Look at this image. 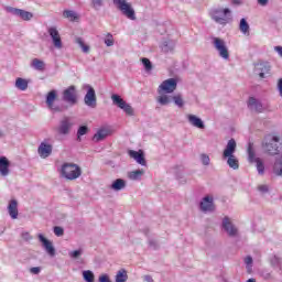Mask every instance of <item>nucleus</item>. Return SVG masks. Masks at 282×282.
Listing matches in <instances>:
<instances>
[{
	"instance_id": "obj_26",
	"label": "nucleus",
	"mask_w": 282,
	"mask_h": 282,
	"mask_svg": "<svg viewBox=\"0 0 282 282\" xmlns=\"http://www.w3.org/2000/svg\"><path fill=\"white\" fill-rule=\"evenodd\" d=\"M161 50L164 54H169V52H173L175 50V41L173 40H164L161 44Z\"/></svg>"
},
{
	"instance_id": "obj_23",
	"label": "nucleus",
	"mask_w": 282,
	"mask_h": 282,
	"mask_svg": "<svg viewBox=\"0 0 282 282\" xmlns=\"http://www.w3.org/2000/svg\"><path fill=\"white\" fill-rule=\"evenodd\" d=\"M186 118H187L189 124H192V127H195L196 129H205L206 128L202 118H199L195 115H187Z\"/></svg>"
},
{
	"instance_id": "obj_11",
	"label": "nucleus",
	"mask_w": 282,
	"mask_h": 282,
	"mask_svg": "<svg viewBox=\"0 0 282 282\" xmlns=\"http://www.w3.org/2000/svg\"><path fill=\"white\" fill-rule=\"evenodd\" d=\"M221 226L225 232L228 235V237H232V238L239 237V228H237V226L232 224V220L230 219V217L225 216L223 218Z\"/></svg>"
},
{
	"instance_id": "obj_43",
	"label": "nucleus",
	"mask_w": 282,
	"mask_h": 282,
	"mask_svg": "<svg viewBox=\"0 0 282 282\" xmlns=\"http://www.w3.org/2000/svg\"><path fill=\"white\" fill-rule=\"evenodd\" d=\"M83 249H77L68 252L70 259H80L83 257Z\"/></svg>"
},
{
	"instance_id": "obj_17",
	"label": "nucleus",
	"mask_w": 282,
	"mask_h": 282,
	"mask_svg": "<svg viewBox=\"0 0 282 282\" xmlns=\"http://www.w3.org/2000/svg\"><path fill=\"white\" fill-rule=\"evenodd\" d=\"M56 96H57L56 90H51L46 95V105H47L48 109H51V111L61 112V111H63V109H61V107L54 105V101L56 100Z\"/></svg>"
},
{
	"instance_id": "obj_16",
	"label": "nucleus",
	"mask_w": 282,
	"mask_h": 282,
	"mask_svg": "<svg viewBox=\"0 0 282 282\" xmlns=\"http://www.w3.org/2000/svg\"><path fill=\"white\" fill-rule=\"evenodd\" d=\"M53 147L47 141L41 142L37 148V153L42 160H45L52 155Z\"/></svg>"
},
{
	"instance_id": "obj_44",
	"label": "nucleus",
	"mask_w": 282,
	"mask_h": 282,
	"mask_svg": "<svg viewBox=\"0 0 282 282\" xmlns=\"http://www.w3.org/2000/svg\"><path fill=\"white\" fill-rule=\"evenodd\" d=\"M142 63L145 68V72H151L153 69V65L151 64V61L149 58L143 57Z\"/></svg>"
},
{
	"instance_id": "obj_10",
	"label": "nucleus",
	"mask_w": 282,
	"mask_h": 282,
	"mask_svg": "<svg viewBox=\"0 0 282 282\" xmlns=\"http://www.w3.org/2000/svg\"><path fill=\"white\" fill-rule=\"evenodd\" d=\"M72 127H74V121L72 120V117H64L61 119L55 130L59 135H69V133L72 132Z\"/></svg>"
},
{
	"instance_id": "obj_36",
	"label": "nucleus",
	"mask_w": 282,
	"mask_h": 282,
	"mask_svg": "<svg viewBox=\"0 0 282 282\" xmlns=\"http://www.w3.org/2000/svg\"><path fill=\"white\" fill-rule=\"evenodd\" d=\"M127 279H129V275H127V270L121 269L117 272L116 282H127Z\"/></svg>"
},
{
	"instance_id": "obj_2",
	"label": "nucleus",
	"mask_w": 282,
	"mask_h": 282,
	"mask_svg": "<svg viewBox=\"0 0 282 282\" xmlns=\"http://www.w3.org/2000/svg\"><path fill=\"white\" fill-rule=\"evenodd\" d=\"M232 11L229 8L215 7L210 9L209 17L218 23V25H228L232 21Z\"/></svg>"
},
{
	"instance_id": "obj_42",
	"label": "nucleus",
	"mask_w": 282,
	"mask_h": 282,
	"mask_svg": "<svg viewBox=\"0 0 282 282\" xmlns=\"http://www.w3.org/2000/svg\"><path fill=\"white\" fill-rule=\"evenodd\" d=\"M199 160L203 164V166H210V156L206 153H202L199 155Z\"/></svg>"
},
{
	"instance_id": "obj_33",
	"label": "nucleus",
	"mask_w": 282,
	"mask_h": 282,
	"mask_svg": "<svg viewBox=\"0 0 282 282\" xmlns=\"http://www.w3.org/2000/svg\"><path fill=\"white\" fill-rule=\"evenodd\" d=\"M239 30L242 34H250V24L243 18L240 20Z\"/></svg>"
},
{
	"instance_id": "obj_41",
	"label": "nucleus",
	"mask_w": 282,
	"mask_h": 282,
	"mask_svg": "<svg viewBox=\"0 0 282 282\" xmlns=\"http://www.w3.org/2000/svg\"><path fill=\"white\" fill-rule=\"evenodd\" d=\"M87 133H89V128H87V126L79 127L77 130V140L80 142V137L87 135Z\"/></svg>"
},
{
	"instance_id": "obj_27",
	"label": "nucleus",
	"mask_w": 282,
	"mask_h": 282,
	"mask_svg": "<svg viewBox=\"0 0 282 282\" xmlns=\"http://www.w3.org/2000/svg\"><path fill=\"white\" fill-rule=\"evenodd\" d=\"M156 102H159V105L162 107H166V105H171L173 102V96L164 93L160 94V96L156 98Z\"/></svg>"
},
{
	"instance_id": "obj_19",
	"label": "nucleus",
	"mask_w": 282,
	"mask_h": 282,
	"mask_svg": "<svg viewBox=\"0 0 282 282\" xmlns=\"http://www.w3.org/2000/svg\"><path fill=\"white\" fill-rule=\"evenodd\" d=\"M253 74L256 76H260L261 78H265V74H270V64L257 63L254 65Z\"/></svg>"
},
{
	"instance_id": "obj_38",
	"label": "nucleus",
	"mask_w": 282,
	"mask_h": 282,
	"mask_svg": "<svg viewBox=\"0 0 282 282\" xmlns=\"http://www.w3.org/2000/svg\"><path fill=\"white\" fill-rule=\"evenodd\" d=\"M254 163H256V169H257L259 175H263V173H265V165L263 164V161L261 159L257 158Z\"/></svg>"
},
{
	"instance_id": "obj_37",
	"label": "nucleus",
	"mask_w": 282,
	"mask_h": 282,
	"mask_svg": "<svg viewBox=\"0 0 282 282\" xmlns=\"http://www.w3.org/2000/svg\"><path fill=\"white\" fill-rule=\"evenodd\" d=\"M173 101H174V105H176V107H178L180 109H182V107H184L185 105L184 98L180 94L172 96V102Z\"/></svg>"
},
{
	"instance_id": "obj_52",
	"label": "nucleus",
	"mask_w": 282,
	"mask_h": 282,
	"mask_svg": "<svg viewBox=\"0 0 282 282\" xmlns=\"http://www.w3.org/2000/svg\"><path fill=\"white\" fill-rule=\"evenodd\" d=\"M274 52H276L282 58V46H274Z\"/></svg>"
},
{
	"instance_id": "obj_18",
	"label": "nucleus",
	"mask_w": 282,
	"mask_h": 282,
	"mask_svg": "<svg viewBox=\"0 0 282 282\" xmlns=\"http://www.w3.org/2000/svg\"><path fill=\"white\" fill-rule=\"evenodd\" d=\"M200 210L203 213H213L215 210V203L213 196H205L200 202Z\"/></svg>"
},
{
	"instance_id": "obj_24",
	"label": "nucleus",
	"mask_w": 282,
	"mask_h": 282,
	"mask_svg": "<svg viewBox=\"0 0 282 282\" xmlns=\"http://www.w3.org/2000/svg\"><path fill=\"white\" fill-rule=\"evenodd\" d=\"M248 107L251 111H257L258 113H262L263 111V104L254 97L249 98Z\"/></svg>"
},
{
	"instance_id": "obj_6",
	"label": "nucleus",
	"mask_w": 282,
	"mask_h": 282,
	"mask_svg": "<svg viewBox=\"0 0 282 282\" xmlns=\"http://www.w3.org/2000/svg\"><path fill=\"white\" fill-rule=\"evenodd\" d=\"M111 100L112 105L124 111L127 116H134V110L133 107H131V104H127L120 95H111Z\"/></svg>"
},
{
	"instance_id": "obj_7",
	"label": "nucleus",
	"mask_w": 282,
	"mask_h": 282,
	"mask_svg": "<svg viewBox=\"0 0 282 282\" xmlns=\"http://www.w3.org/2000/svg\"><path fill=\"white\" fill-rule=\"evenodd\" d=\"M212 43L215 50L218 52L220 58H224V61H228V58H230V53L228 52L226 41L221 40V37H212Z\"/></svg>"
},
{
	"instance_id": "obj_25",
	"label": "nucleus",
	"mask_w": 282,
	"mask_h": 282,
	"mask_svg": "<svg viewBox=\"0 0 282 282\" xmlns=\"http://www.w3.org/2000/svg\"><path fill=\"white\" fill-rule=\"evenodd\" d=\"M113 133L111 130L99 129L93 137V142H102L106 138H109Z\"/></svg>"
},
{
	"instance_id": "obj_48",
	"label": "nucleus",
	"mask_w": 282,
	"mask_h": 282,
	"mask_svg": "<svg viewBox=\"0 0 282 282\" xmlns=\"http://www.w3.org/2000/svg\"><path fill=\"white\" fill-rule=\"evenodd\" d=\"M261 276L265 281H269V279H272V273H270V271H268V270H263V271H261Z\"/></svg>"
},
{
	"instance_id": "obj_46",
	"label": "nucleus",
	"mask_w": 282,
	"mask_h": 282,
	"mask_svg": "<svg viewBox=\"0 0 282 282\" xmlns=\"http://www.w3.org/2000/svg\"><path fill=\"white\" fill-rule=\"evenodd\" d=\"M53 232L56 237H63V235H65V229H63V227L55 226Z\"/></svg>"
},
{
	"instance_id": "obj_4",
	"label": "nucleus",
	"mask_w": 282,
	"mask_h": 282,
	"mask_svg": "<svg viewBox=\"0 0 282 282\" xmlns=\"http://www.w3.org/2000/svg\"><path fill=\"white\" fill-rule=\"evenodd\" d=\"M281 139L276 134H268L262 143V149L269 155H279V143Z\"/></svg>"
},
{
	"instance_id": "obj_45",
	"label": "nucleus",
	"mask_w": 282,
	"mask_h": 282,
	"mask_svg": "<svg viewBox=\"0 0 282 282\" xmlns=\"http://www.w3.org/2000/svg\"><path fill=\"white\" fill-rule=\"evenodd\" d=\"M105 45H107V47H112L113 35L111 33H107L106 39H105Z\"/></svg>"
},
{
	"instance_id": "obj_3",
	"label": "nucleus",
	"mask_w": 282,
	"mask_h": 282,
	"mask_svg": "<svg viewBox=\"0 0 282 282\" xmlns=\"http://www.w3.org/2000/svg\"><path fill=\"white\" fill-rule=\"evenodd\" d=\"M59 175L64 180L74 182V180H78V177L83 175V169H80L76 163H63L59 169Z\"/></svg>"
},
{
	"instance_id": "obj_8",
	"label": "nucleus",
	"mask_w": 282,
	"mask_h": 282,
	"mask_svg": "<svg viewBox=\"0 0 282 282\" xmlns=\"http://www.w3.org/2000/svg\"><path fill=\"white\" fill-rule=\"evenodd\" d=\"M83 88L87 89V93L84 97V102H85L86 107H89L90 109H96V107L98 105V99L96 97V90L89 84L84 85Z\"/></svg>"
},
{
	"instance_id": "obj_20",
	"label": "nucleus",
	"mask_w": 282,
	"mask_h": 282,
	"mask_svg": "<svg viewBox=\"0 0 282 282\" xmlns=\"http://www.w3.org/2000/svg\"><path fill=\"white\" fill-rule=\"evenodd\" d=\"M128 153L129 156L132 158V160H135L138 164L141 166H147V160L144 159V152H142V150H130Z\"/></svg>"
},
{
	"instance_id": "obj_55",
	"label": "nucleus",
	"mask_w": 282,
	"mask_h": 282,
	"mask_svg": "<svg viewBox=\"0 0 282 282\" xmlns=\"http://www.w3.org/2000/svg\"><path fill=\"white\" fill-rule=\"evenodd\" d=\"M234 6H241L243 3L242 0H232Z\"/></svg>"
},
{
	"instance_id": "obj_1",
	"label": "nucleus",
	"mask_w": 282,
	"mask_h": 282,
	"mask_svg": "<svg viewBox=\"0 0 282 282\" xmlns=\"http://www.w3.org/2000/svg\"><path fill=\"white\" fill-rule=\"evenodd\" d=\"M237 152V141L230 139L223 151V160H226L227 166L232 171H239V159L235 155Z\"/></svg>"
},
{
	"instance_id": "obj_47",
	"label": "nucleus",
	"mask_w": 282,
	"mask_h": 282,
	"mask_svg": "<svg viewBox=\"0 0 282 282\" xmlns=\"http://www.w3.org/2000/svg\"><path fill=\"white\" fill-rule=\"evenodd\" d=\"M91 3L95 10H100V8H102V0H91Z\"/></svg>"
},
{
	"instance_id": "obj_40",
	"label": "nucleus",
	"mask_w": 282,
	"mask_h": 282,
	"mask_svg": "<svg viewBox=\"0 0 282 282\" xmlns=\"http://www.w3.org/2000/svg\"><path fill=\"white\" fill-rule=\"evenodd\" d=\"M245 264H246L248 274H252V264H253V260H252V257H251V256H247V257L245 258Z\"/></svg>"
},
{
	"instance_id": "obj_14",
	"label": "nucleus",
	"mask_w": 282,
	"mask_h": 282,
	"mask_svg": "<svg viewBox=\"0 0 282 282\" xmlns=\"http://www.w3.org/2000/svg\"><path fill=\"white\" fill-rule=\"evenodd\" d=\"M39 241L42 242V248H44L45 252L48 257H56V248H54V243L52 240H48L43 236V234L37 235Z\"/></svg>"
},
{
	"instance_id": "obj_12",
	"label": "nucleus",
	"mask_w": 282,
	"mask_h": 282,
	"mask_svg": "<svg viewBox=\"0 0 282 282\" xmlns=\"http://www.w3.org/2000/svg\"><path fill=\"white\" fill-rule=\"evenodd\" d=\"M4 10L6 12H9V14H13V17H19V19H22V21H32V19H34V13L22 9L6 7Z\"/></svg>"
},
{
	"instance_id": "obj_51",
	"label": "nucleus",
	"mask_w": 282,
	"mask_h": 282,
	"mask_svg": "<svg viewBox=\"0 0 282 282\" xmlns=\"http://www.w3.org/2000/svg\"><path fill=\"white\" fill-rule=\"evenodd\" d=\"M99 282H111V280H109V275L102 274L99 276Z\"/></svg>"
},
{
	"instance_id": "obj_31",
	"label": "nucleus",
	"mask_w": 282,
	"mask_h": 282,
	"mask_svg": "<svg viewBox=\"0 0 282 282\" xmlns=\"http://www.w3.org/2000/svg\"><path fill=\"white\" fill-rule=\"evenodd\" d=\"M64 19H68V21L75 22L80 19V17L74 10H64L63 11Z\"/></svg>"
},
{
	"instance_id": "obj_32",
	"label": "nucleus",
	"mask_w": 282,
	"mask_h": 282,
	"mask_svg": "<svg viewBox=\"0 0 282 282\" xmlns=\"http://www.w3.org/2000/svg\"><path fill=\"white\" fill-rule=\"evenodd\" d=\"M28 79H24V78H21V77H18L15 79V87L17 89H20V91H25V89H28Z\"/></svg>"
},
{
	"instance_id": "obj_28",
	"label": "nucleus",
	"mask_w": 282,
	"mask_h": 282,
	"mask_svg": "<svg viewBox=\"0 0 282 282\" xmlns=\"http://www.w3.org/2000/svg\"><path fill=\"white\" fill-rule=\"evenodd\" d=\"M111 191H123V188H127V181L122 178H117L111 185Z\"/></svg>"
},
{
	"instance_id": "obj_30",
	"label": "nucleus",
	"mask_w": 282,
	"mask_h": 282,
	"mask_svg": "<svg viewBox=\"0 0 282 282\" xmlns=\"http://www.w3.org/2000/svg\"><path fill=\"white\" fill-rule=\"evenodd\" d=\"M31 67L36 69V72H45V62L39 58H33L31 62Z\"/></svg>"
},
{
	"instance_id": "obj_34",
	"label": "nucleus",
	"mask_w": 282,
	"mask_h": 282,
	"mask_svg": "<svg viewBox=\"0 0 282 282\" xmlns=\"http://www.w3.org/2000/svg\"><path fill=\"white\" fill-rule=\"evenodd\" d=\"M247 153H248V160H249L250 164H254V162H257V156L254 153V148H252V143H249Z\"/></svg>"
},
{
	"instance_id": "obj_49",
	"label": "nucleus",
	"mask_w": 282,
	"mask_h": 282,
	"mask_svg": "<svg viewBox=\"0 0 282 282\" xmlns=\"http://www.w3.org/2000/svg\"><path fill=\"white\" fill-rule=\"evenodd\" d=\"M258 191L260 193H268V191H270V187L268 185H259Z\"/></svg>"
},
{
	"instance_id": "obj_54",
	"label": "nucleus",
	"mask_w": 282,
	"mask_h": 282,
	"mask_svg": "<svg viewBox=\"0 0 282 282\" xmlns=\"http://www.w3.org/2000/svg\"><path fill=\"white\" fill-rule=\"evenodd\" d=\"M143 279L145 282H153V278L151 275H144Z\"/></svg>"
},
{
	"instance_id": "obj_13",
	"label": "nucleus",
	"mask_w": 282,
	"mask_h": 282,
	"mask_svg": "<svg viewBox=\"0 0 282 282\" xmlns=\"http://www.w3.org/2000/svg\"><path fill=\"white\" fill-rule=\"evenodd\" d=\"M177 89V79H165L158 88V94H173Z\"/></svg>"
},
{
	"instance_id": "obj_50",
	"label": "nucleus",
	"mask_w": 282,
	"mask_h": 282,
	"mask_svg": "<svg viewBox=\"0 0 282 282\" xmlns=\"http://www.w3.org/2000/svg\"><path fill=\"white\" fill-rule=\"evenodd\" d=\"M31 274H41L40 267H33L30 269Z\"/></svg>"
},
{
	"instance_id": "obj_5",
	"label": "nucleus",
	"mask_w": 282,
	"mask_h": 282,
	"mask_svg": "<svg viewBox=\"0 0 282 282\" xmlns=\"http://www.w3.org/2000/svg\"><path fill=\"white\" fill-rule=\"evenodd\" d=\"M113 6H116L117 10H120L121 14L129 19L130 21H135V9L133 6L127 0H112Z\"/></svg>"
},
{
	"instance_id": "obj_53",
	"label": "nucleus",
	"mask_w": 282,
	"mask_h": 282,
	"mask_svg": "<svg viewBox=\"0 0 282 282\" xmlns=\"http://www.w3.org/2000/svg\"><path fill=\"white\" fill-rule=\"evenodd\" d=\"M270 0H258L259 6L265 7Z\"/></svg>"
},
{
	"instance_id": "obj_15",
	"label": "nucleus",
	"mask_w": 282,
	"mask_h": 282,
	"mask_svg": "<svg viewBox=\"0 0 282 282\" xmlns=\"http://www.w3.org/2000/svg\"><path fill=\"white\" fill-rule=\"evenodd\" d=\"M48 35L52 39V43L56 50H63V40L61 39V33L56 26H51L47 29Z\"/></svg>"
},
{
	"instance_id": "obj_57",
	"label": "nucleus",
	"mask_w": 282,
	"mask_h": 282,
	"mask_svg": "<svg viewBox=\"0 0 282 282\" xmlns=\"http://www.w3.org/2000/svg\"><path fill=\"white\" fill-rule=\"evenodd\" d=\"M246 282H257V280L254 278H250L249 280H247Z\"/></svg>"
},
{
	"instance_id": "obj_58",
	"label": "nucleus",
	"mask_w": 282,
	"mask_h": 282,
	"mask_svg": "<svg viewBox=\"0 0 282 282\" xmlns=\"http://www.w3.org/2000/svg\"><path fill=\"white\" fill-rule=\"evenodd\" d=\"M1 138H6V134L3 133V131L0 130V139Z\"/></svg>"
},
{
	"instance_id": "obj_35",
	"label": "nucleus",
	"mask_w": 282,
	"mask_h": 282,
	"mask_svg": "<svg viewBox=\"0 0 282 282\" xmlns=\"http://www.w3.org/2000/svg\"><path fill=\"white\" fill-rule=\"evenodd\" d=\"M83 279L85 282H94L96 281V275L94 274V271L85 270L83 271Z\"/></svg>"
},
{
	"instance_id": "obj_21",
	"label": "nucleus",
	"mask_w": 282,
	"mask_h": 282,
	"mask_svg": "<svg viewBox=\"0 0 282 282\" xmlns=\"http://www.w3.org/2000/svg\"><path fill=\"white\" fill-rule=\"evenodd\" d=\"M0 175L1 177L10 175V160L6 156H0Z\"/></svg>"
},
{
	"instance_id": "obj_39",
	"label": "nucleus",
	"mask_w": 282,
	"mask_h": 282,
	"mask_svg": "<svg viewBox=\"0 0 282 282\" xmlns=\"http://www.w3.org/2000/svg\"><path fill=\"white\" fill-rule=\"evenodd\" d=\"M77 45H79L80 50L84 52V54H89V45L85 44V41H83L80 37L76 39Z\"/></svg>"
},
{
	"instance_id": "obj_56",
	"label": "nucleus",
	"mask_w": 282,
	"mask_h": 282,
	"mask_svg": "<svg viewBox=\"0 0 282 282\" xmlns=\"http://www.w3.org/2000/svg\"><path fill=\"white\" fill-rule=\"evenodd\" d=\"M24 238L25 239H32V236H30V234L26 232V234H24Z\"/></svg>"
},
{
	"instance_id": "obj_22",
	"label": "nucleus",
	"mask_w": 282,
	"mask_h": 282,
	"mask_svg": "<svg viewBox=\"0 0 282 282\" xmlns=\"http://www.w3.org/2000/svg\"><path fill=\"white\" fill-rule=\"evenodd\" d=\"M8 213L11 219L19 218V202L17 199H11L8 205Z\"/></svg>"
},
{
	"instance_id": "obj_29",
	"label": "nucleus",
	"mask_w": 282,
	"mask_h": 282,
	"mask_svg": "<svg viewBox=\"0 0 282 282\" xmlns=\"http://www.w3.org/2000/svg\"><path fill=\"white\" fill-rule=\"evenodd\" d=\"M144 175V170H134L128 173V177L132 181V182H140V180H142V176Z\"/></svg>"
},
{
	"instance_id": "obj_9",
	"label": "nucleus",
	"mask_w": 282,
	"mask_h": 282,
	"mask_svg": "<svg viewBox=\"0 0 282 282\" xmlns=\"http://www.w3.org/2000/svg\"><path fill=\"white\" fill-rule=\"evenodd\" d=\"M62 100L67 102L69 107L78 104V95L76 94V86H69L62 93Z\"/></svg>"
}]
</instances>
